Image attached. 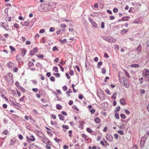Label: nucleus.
I'll return each instance as SVG.
<instances>
[{
	"label": "nucleus",
	"instance_id": "1",
	"mask_svg": "<svg viewBox=\"0 0 149 149\" xmlns=\"http://www.w3.org/2000/svg\"><path fill=\"white\" fill-rule=\"evenodd\" d=\"M4 78H6L7 81L8 82H10V84L13 83V74L11 73H9L8 74H7L5 76H4Z\"/></svg>",
	"mask_w": 149,
	"mask_h": 149
},
{
	"label": "nucleus",
	"instance_id": "2",
	"mask_svg": "<svg viewBox=\"0 0 149 149\" xmlns=\"http://www.w3.org/2000/svg\"><path fill=\"white\" fill-rule=\"evenodd\" d=\"M103 39L109 42H116V40L113 38L110 37H107L104 36L102 37Z\"/></svg>",
	"mask_w": 149,
	"mask_h": 149
},
{
	"label": "nucleus",
	"instance_id": "3",
	"mask_svg": "<svg viewBox=\"0 0 149 149\" xmlns=\"http://www.w3.org/2000/svg\"><path fill=\"white\" fill-rule=\"evenodd\" d=\"M26 138L27 141L29 142H30L31 141H34L35 140V139L33 135H31L30 138L28 136H26Z\"/></svg>",
	"mask_w": 149,
	"mask_h": 149
},
{
	"label": "nucleus",
	"instance_id": "4",
	"mask_svg": "<svg viewBox=\"0 0 149 149\" xmlns=\"http://www.w3.org/2000/svg\"><path fill=\"white\" fill-rule=\"evenodd\" d=\"M29 149H37V148L40 149V148L39 146H36L33 143H32L29 146Z\"/></svg>",
	"mask_w": 149,
	"mask_h": 149
},
{
	"label": "nucleus",
	"instance_id": "5",
	"mask_svg": "<svg viewBox=\"0 0 149 149\" xmlns=\"http://www.w3.org/2000/svg\"><path fill=\"white\" fill-rule=\"evenodd\" d=\"M106 139L110 141H113V136L109 134H107L106 137Z\"/></svg>",
	"mask_w": 149,
	"mask_h": 149
},
{
	"label": "nucleus",
	"instance_id": "6",
	"mask_svg": "<svg viewBox=\"0 0 149 149\" xmlns=\"http://www.w3.org/2000/svg\"><path fill=\"white\" fill-rule=\"evenodd\" d=\"M142 49V47L140 44L139 45L138 47L137 48L135 51L137 53V54H139L141 52Z\"/></svg>",
	"mask_w": 149,
	"mask_h": 149
},
{
	"label": "nucleus",
	"instance_id": "7",
	"mask_svg": "<svg viewBox=\"0 0 149 149\" xmlns=\"http://www.w3.org/2000/svg\"><path fill=\"white\" fill-rule=\"evenodd\" d=\"M10 101L11 102L12 104H13V106L15 107L16 109H19V108H20V106H19L18 105L19 104L17 102H16V104L14 103V102L13 101L11 102V100H10Z\"/></svg>",
	"mask_w": 149,
	"mask_h": 149
},
{
	"label": "nucleus",
	"instance_id": "8",
	"mask_svg": "<svg viewBox=\"0 0 149 149\" xmlns=\"http://www.w3.org/2000/svg\"><path fill=\"white\" fill-rule=\"evenodd\" d=\"M42 141L44 143H45L46 144L48 143L49 144L50 143H52L48 139L45 138L43 139Z\"/></svg>",
	"mask_w": 149,
	"mask_h": 149
},
{
	"label": "nucleus",
	"instance_id": "9",
	"mask_svg": "<svg viewBox=\"0 0 149 149\" xmlns=\"http://www.w3.org/2000/svg\"><path fill=\"white\" fill-rule=\"evenodd\" d=\"M21 24L23 26H28L29 25V22L28 21L22 22Z\"/></svg>",
	"mask_w": 149,
	"mask_h": 149
},
{
	"label": "nucleus",
	"instance_id": "10",
	"mask_svg": "<svg viewBox=\"0 0 149 149\" xmlns=\"http://www.w3.org/2000/svg\"><path fill=\"white\" fill-rule=\"evenodd\" d=\"M120 103L121 104L123 105H125L126 104L125 99H120Z\"/></svg>",
	"mask_w": 149,
	"mask_h": 149
},
{
	"label": "nucleus",
	"instance_id": "11",
	"mask_svg": "<svg viewBox=\"0 0 149 149\" xmlns=\"http://www.w3.org/2000/svg\"><path fill=\"white\" fill-rule=\"evenodd\" d=\"M124 85L126 88H128L129 87V85L127 80L124 81Z\"/></svg>",
	"mask_w": 149,
	"mask_h": 149
},
{
	"label": "nucleus",
	"instance_id": "12",
	"mask_svg": "<svg viewBox=\"0 0 149 149\" xmlns=\"http://www.w3.org/2000/svg\"><path fill=\"white\" fill-rule=\"evenodd\" d=\"M94 120L96 123H99L101 121L100 119L98 117L96 118Z\"/></svg>",
	"mask_w": 149,
	"mask_h": 149
},
{
	"label": "nucleus",
	"instance_id": "13",
	"mask_svg": "<svg viewBox=\"0 0 149 149\" xmlns=\"http://www.w3.org/2000/svg\"><path fill=\"white\" fill-rule=\"evenodd\" d=\"M44 7H47L48 8V10H50L51 8V5L50 4V3H49L45 4V6H44Z\"/></svg>",
	"mask_w": 149,
	"mask_h": 149
},
{
	"label": "nucleus",
	"instance_id": "14",
	"mask_svg": "<svg viewBox=\"0 0 149 149\" xmlns=\"http://www.w3.org/2000/svg\"><path fill=\"white\" fill-rule=\"evenodd\" d=\"M3 28H4V29L6 31L8 30V26L7 24L6 23L4 24L3 25L2 27Z\"/></svg>",
	"mask_w": 149,
	"mask_h": 149
},
{
	"label": "nucleus",
	"instance_id": "15",
	"mask_svg": "<svg viewBox=\"0 0 149 149\" xmlns=\"http://www.w3.org/2000/svg\"><path fill=\"white\" fill-rule=\"evenodd\" d=\"M145 142V141H143L142 139L140 141V146L141 147H142L143 146Z\"/></svg>",
	"mask_w": 149,
	"mask_h": 149
},
{
	"label": "nucleus",
	"instance_id": "16",
	"mask_svg": "<svg viewBox=\"0 0 149 149\" xmlns=\"http://www.w3.org/2000/svg\"><path fill=\"white\" fill-rule=\"evenodd\" d=\"M120 109V106H118L116 107V109L114 110V112L116 113H117L118 111H119Z\"/></svg>",
	"mask_w": 149,
	"mask_h": 149
},
{
	"label": "nucleus",
	"instance_id": "17",
	"mask_svg": "<svg viewBox=\"0 0 149 149\" xmlns=\"http://www.w3.org/2000/svg\"><path fill=\"white\" fill-rule=\"evenodd\" d=\"M91 24L92 26L95 28H97L98 25L95 22H93V23H91Z\"/></svg>",
	"mask_w": 149,
	"mask_h": 149
},
{
	"label": "nucleus",
	"instance_id": "18",
	"mask_svg": "<svg viewBox=\"0 0 149 149\" xmlns=\"http://www.w3.org/2000/svg\"><path fill=\"white\" fill-rule=\"evenodd\" d=\"M56 108L58 110H60L62 108V107L60 104H57L56 105Z\"/></svg>",
	"mask_w": 149,
	"mask_h": 149
},
{
	"label": "nucleus",
	"instance_id": "19",
	"mask_svg": "<svg viewBox=\"0 0 149 149\" xmlns=\"http://www.w3.org/2000/svg\"><path fill=\"white\" fill-rule=\"evenodd\" d=\"M13 26L16 29H20V27L19 25L17 23H15L14 24Z\"/></svg>",
	"mask_w": 149,
	"mask_h": 149
},
{
	"label": "nucleus",
	"instance_id": "20",
	"mask_svg": "<svg viewBox=\"0 0 149 149\" xmlns=\"http://www.w3.org/2000/svg\"><path fill=\"white\" fill-rule=\"evenodd\" d=\"M22 55L23 56H24L26 53V51L24 49H23L21 51Z\"/></svg>",
	"mask_w": 149,
	"mask_h": 149
},
{
	"label": "nucleus",
	"instance_id": "21",
	"mask_svg": "<svg viewBox=\"0 0 149 149\" xmlns=\"http://www.w3.org/2000/svg\"><path fill=\"white\" fill-rule=\"evenodd\" d=\"M72 92V90L70 88H69L68 91L66 92V94L68 95V96H70V95L68 94L69 93H70Z\"/></svg>",
	"mask_w": 149,
	"mask_h": 149
},
{
	"label": "nucleus",
	"instance_id": "22",
	"mask_svg": "<svg viewBox=\"0 0 149 149\" xmlns=\"http://www.w3.org/2000/svg\"><path fill=\"white\" fill-rule=\"evenodd\" d=\"M19 89L20 90H21L22 92L24 93H25L26 92V90L23 88L21 87V86H20L19 88Z\"/></svg>",
	"mask_w": 149,
	"mask_h": 149
},
{
	"label": "nucleus",
	"instance_id": "23",
	"mask_svg": "<svg viewBox=\"0 0 149 149\" xmlns=\"http://www.w3.org/2000/svg\"><path fill=\"white\" fill-rule=\"evenodd\" d=\"M53 75H55L56 77H60V74L59 73H53Z\"/></svg>",
	"mask_w": 149,
	"mask_h": 149
},
{
	"label": "nucleus",
	"instance_id": "24",
	"mask_svg": "<svg viewBox=\"0 0 149 149\" xmlns=\"http://www.w3.org/2000/svg\"><path fill=\"white\" fill-rule=\"evenodd\" d=\"M86 130L88 132L91 134L93 132L92 130L89 128H87L86 129Z\"/></svg>",
	"mask_w": 149,
	"mask_h": 149
},
{
	"label": "nucleus",
	"instance_id": "25",
	"mask_svg": "<svg viewBox=\"0 0 149 149\" xmlns=\"http://www.w3.org/2000/svg\"><path fill=\"white\" fill-rule=\"evenodd\" d=\"M53 70L54 71L56 72H58V68L56 66H54L53 68Z\"/></svg>",
	"mask_w": 149,
	"mask_h": 149
},
{
	"label": "nucleus",
	"instance_id": "26",
	"mask_svg": "<svg viewBox=\"0 0 149 149\" xmlns=\"http://www.w3.org/2000/svg\"><path fill=\"white\" fill-rule=\"evenodd\" d=\"M53 93H54V94L56 95V97L58 99H57V100L58 101H60L61 100V99L59 98L58 97V94L55 92H53Z\"/></svg>",
	"mask_w": 149,
	"mask_h": 149
},
{
	"label": "nucleus",
	"instance_id": "27",
	"mask_svg": "<svg viewBox=\"0 0 149 149\" xmlns=\"http://www.w3.org/2000/svg\"><path fill=\"white\" fill-rule=\"evenodd\" d=\"M116 92H115L114 94H113L112 96L111 97L113 98L114 99H116Z\"/></svg>",
	"mask_w": 149,
	"mask_h": 149
},
{
	"label": "nucleus",
	"instance_id": "28",
	"mask_svg": "<svg viewBox=\"0 0 149 149\" xmlns=\"http://www.w3.org/2000/svg\"><path fill=\"white\" fill-rule=\"evenodd\" d=\"M124 71L125 74V75L126 76H127L128 78H130V76L126 70H124Z\"/></svg>",
	"mask_w": 149,
	"mask_h": 149
},
{
	"label": "nucleus",
	"instance_id": "29",
	"mask_svg": "<svg viewBox=\"0 0 149 149\" xmlns=\"http://www.w3.org/2000/svg\"><path fill=\"white\" fill-rule=\"evenodd\" d=\"M121 117L123 119H125L126 118V116L124 114H121L120 115Z\"/></svg>",
	"mask_w": 149,
	"mask_h": 149
},
{
	"label": "nucleus",
	"instance_id": "30",
	"mask_svg": "<svg viewBox=\"0 0 149 149\" xmlns=\"http://www.w3.org/2000/svg\"><path fill=\"white\" fill-rule=\"evenodd\" d=\"M58 116H59V119L60 120H63V121H64V119L61 118V117H64L62 115H61V114H58Z\"/></svg>",
	"mask_w": 149,
	"mask_h": 149
},
{
	"label": "nucleus",
	"instance_id": "31",
	"mask_svg": "<svg viewBox=\"0 0 149 149\" xmlns=\"http://www.w3.org/2000/svg\"><path fill=\"white\" fill-rule=\"evenodd\" d=\"M17 136L19 139L22 140L23 139V137L22 134H18Z\"/></svg>",
	"mask_w": 149,
	"mask_h": 149
},
{
	"label": "nucleus",
	"instance_id": "32",
	"mask_svg": "<svg viewBox=\"0 0 149 149\" xmlns=\"http://www.w3.org/2000/svg\"><path fill=\"white\" fill-rule=\"evenodd\" d=\"M36 56L38 58H43L44 57V55L42 54H36Z\"/></svg>",
	"mask_w": 149,
	"mask_h": 149
},
{
	"label": "nucleus",
	"instance_id": "33",
	"mask_svg": "<svg viewBox=\"0 0 149 149\" xmlns=\"http://www.w3.org/2000/svg\"><path fill=\"white\" fill-rule=\"evenodd\" d=\"M128 31L126 29H123L121 31V33L122 34H124L127 32Z\"/></svg>",
	"mask_w": 149,
	"mask_h": 149
},
{
	"label": "nucleus",
	"instance_id": "34",
	"mask_svg": "<svg viewBox=\"0 0 149 149\" xmlns=\"http://www.w3.org/2000/svg\"><path fill=\"white\" fill-rule=\"evenodd\" d=\"M55 28L54 27H51L49 29V31L50 32H53L55 31Z\"/></svg>",
	"mask_w": 149,
	"mask_h": 149
},
{
	"label": "nucleus",
	"instance_id": "35",
	"mask_svg": "<svg viewBox=\"0 0 149 149\" xmlns=\"http://www.w3.org/2000/svg\"><path fill=\"white\" fill-rule=\"evenodd\" d=\"M144 74L145 76L149 75V71L147 70H146L144 72Z\"/></svg>",
	"mask_w": 149,
	"mask_h": 149
},
{
	"label": "nucleus",
	"instance_id": "36",
	"mask_svg": "<svg viewBox=\"0 0 149 149\" xmlns=\"http://www.w3.org/2000/svg\"><path fill=\"white\" fill-rule=\"evenodd\" d=\"M118 133L121 135H123L124 134V132L123 131L121 130H118Z\"/></svg>",
	"mask_w": 149,
	"mask_h": 149
},
{
	"label": "nucleus",
	"instance_id": "37",
	"mask_svg": "<svg viewBox=\"0 0 149 149\" xmlns=\"http://www.w3.org/2000/svg\"><path fill=\"white\" fill-rule=\"evenodd\" d=\"M8 132V131L7 130H6L3 132L2 134L5 135H7Z\"/></svg>",
	"mask_w": 149,
	"mask_h": 149
},
{
	"label": "nucleus",
	"instance_id": "38",
	"mask_svg": "<svg viewBox=\"0 0 149 149\" xmlns=\"http://www.w3.org/2000/svg\"><path fill=\"white\" fill-rule=\"evenodd\" d=\"M104 23L103 22H102L101 24V28L102 29H103L104 28Z\"/></svg>",
	"mask_w": 149,
	"mask_h": 149
},
{
	"label": "nucleus",
	"instance_id": "39",
	"mask_svg": "<svg viewBox=\"0 0 149 149\" xmlns=\"http://www.w3.org/2000/svg\"><path fill=\"white\" fill-rule=\"evenodd\" d=\"M114 116L117 119H119V115L117 113H116L115 114V115H114Z\"/></svg>",
	"mask_w": 149,
	"mask_h": 149
},
{
	"label": "nucleus",
	"instance_id": "40",
	"mask_svg": "<svg viewBox=\"0 0 149 149\" xmlns=\"http://www.w3.org/2000/svg\"><path fill=\"white\" fill-rule=\"evenodd\" d=\"M38 49L36 47H35L34 48L33 51L35 53H37L38 52Z\"/></svg>",
	"mask_w": 149,
	"mask_h": 149
},
{
	"label": "nucleus",
	"instance_id": "41",
	"mask_svg": "<svg viewBox=\"0 0 149 149\" xmlns=\"http://www.w3.org/2000/svg\"><path fill=\"white\" fill-rule=\"evenodd\" d=\"M105 92L108 95L110 94V91L108 89H106L105 90Z\"/></svg>",
	"mask_w": 149,
	"mask_h": 149
},
{
	"label": "nucleus",
	"instance_id": "42",
	"mask_svg": "<svg viewBox=\"0 0 149 149\" xmlns=\"http://www.w3.org/2000/svg\"><path fill=\"white\" fill-rule=\"evenodd\" d=\"M62 127L63 128H65L66 129H69V127L66 125H63L62 126Z\"/></svg>",
	"mask_w": 149,
	"mask_h": 149
},
{
	"label": "nucleus",
	"instance_id": "43",
	"mask_svg": "<svg viewBox=\"0 0 149 149\" xmlns=\"http://www.w3.org/2000/svg\"><path fill=\"white\" fill-rule=\"evenodd\" d=\"M50 80L53 82H54L55 81V79L54 77H51L50 78Z\"/></svg>",
	"mask_w": 149,
	"mask_h": 149
},
{
	"label": "nucleus",
	"instance_id": "44",
	"mask_svg": "<svg viewBox=\"0 0 149 149\" xmlns=\"http://www.w3.org/2000/svg\"><path fill=\"white\" fill-rule=\"evenodd\" d=\"M118 10V9L116 8H115L113 10V11L114 13H116Z\"/></svg>",
	"mask_w": 149,
	"mask_h": 149
},
{
	"label": "nucleus",
	"instance_id": "45",
	"mask_svg": "<svg viewBox=\"0 0 149 149\" xmlns=\"http://www.w3.org/2000/svg\"><path fill=\"white\" fill-rule=\"evenodd\" d=\"M72 108L75 110H76L77 111H79V109L75 105H73L72 106Z\"/></svg>",
	"mask_w": 149,
	"mask_h": 149
},
{
	"label": "nucleus",
	"instance_id": "46",
	"mask_svg": "<svg viewBox=\"0 0 149 149\" xmlns=\"http://www.w3.org/2000/svg\"><path fill=\"white\" fill-rule=\"evenodd\" d=\"M9 47H10V49H11V51H15V48L14 47H12V46H10H10Z\"/></svg>",
	"mask_w": 149,
	"mask_h": 149
},
{
	"label": "nucleus",
	"instance_id": "47",
	"mask_svg": "<svg viewBox=\"0 0 149 149\" xmlns=\"http://www.w3.org/2000/svg\"><path fill=\"white\" fill-rule=\"evenodd\" d=\"M66 26L65 24H61V27L62 28H65L66 27Z\"/></svg>",
	"mask_w": 149,
	"mask_h": 149
},
{
	"label": "nucleus",
	"instance_id": "48",
	"mask_svg": "<svg viewBox=\"0 0 149 149\" xmlns=\"http://www.w3.org/2000/svg\"><path fill=\"white\" fill-rule=\"evenodd\" d=\"M102 74H105L106 73V70L104 68H102Z\"/></svg>",
	"mask_w": 149,
	"mask_h": 149
},
{
	"label": "nucleus",
	"instance_id": "49",
	"mask_svg": "<svg viewBox=\"0 0 149 149\" xmlns=\"http://www.w3.org/2000/svg\"><path fill=\"white\" fill-rule=\"evenodd\" d=\"M32 90L33 92H37L38 91V89L37 88H33Z\"/></svg>",
	"mask_w": 149,
	"mask_h": 149
},
{
	"label": "nucleus",
	"instance_id": "50",
	"mask_svg": "<svg viewBox=\"0 0 149 149\" xmlns=\"http://www.w3.org/2000/svg\"><path fill=\"white\" fill-rule=\"evenodd\" d=\"M125 113L127 114V115H129L130 114V111L128 110L127 109H125Z\"/></svg>",
	"mask_w": 149,
	"mask_h": 149
},
{
	"label": "nucleus",
	"instance_id": "51",
	"mask_svg": "<svg viewBox=\"0 0 149 149\" xmlns=\"http://www.w3.org/2000/svg\"><path fill=\"white\" fill-rule=\"evenodd\" d=\"M15 85L17 87L19 88L20 85L19 83L18 82H16L15 83Z\"/></svg>",
	"mask_w": 149,
	"mask_h": 149
},
{
	"label": "nucleus",
	"instance_id": "52",
	"mask_svg": "<svg viewBox=\"0 0 149 149\" xmlns=\"http://www.w3.org/2000/svg\"><path fill=\"white\" fill-rule=\"evenodd\" d=\"M90 112L92 113H93L95 112V110L93 109H92L90 110Z\"/></svg>",
	"mask_w": 149,
	"mask_h": 149
},
{
	"label": "nucleus",
	"instance_id": "53",
	"mask_svg": "<svg viewBox=\"0 0 149 149\" xmlns=\"http://www.w3.org/2000/svg\"><path fill=\"white\" fill-rule=\"evenodd\" d=\"M45 31V30L44 29H41L39 31V33H44Z\"/></svg>",
	"mask_w": 149,
	"mask_h": 149
},
{
	"label": "nucleus",
	"instance_id": "54",
	"mask_svg": "<svg viewBox=\"0 0 149 149\" xmlns=\"http://www.w3.org/2000/svg\"><path fill=\"white\" fill-rule=\"evenodd\" d=\"M47 134L51 136H52L53 135V134L50 132L47 131Z\"/></svg>",
	"mask_w": 149,
	"mask_h": 149
},
{
	"label": "nucleus",
	"instance_id": "55",
	"mask_svg": "<svg viewBox=\"0 0 149 149\" xmlns=\"http://www.w3.org/2000/svg\"><path fill=\"white\" fill-rule=\"evenodd\" d=\"M63 89L64 91H66L67 90L68 88L66 86H64L63 87Z\"/></svg>",
	"mask_w": 149,
	"mask_h": 149
},
{
	"label": "nucleus",
	"instance_id": "56",
	"mask_svg": "<svg viewBox=\"0 0 149 149\" xmlns=\"http://www.w3.org/2000/svg\"><path fill=\"white\" fill-rule=\"evenodd\" d=\"M18 70V68L16 67H15L13 68V71L15 72H17Z\"/></svg>",
	"mask_w": 149,
	"mask_h": 149
},
{
	"label": "nucleus",
	"instance_id": "57",
	"mask_svg": "<svg viewBox=\"0 0 149 149\" xmlns=\"http://www.w3.org/2000/svg\"><path fill=\"white\" fill-rule=\"evenodd\" d=\"M114 137L115 139H117L118 138V135L117 134H114Z\"/></svg>",
	"mask_w": 149,
	"mask_h": 149
},
{
	"label": "nucleus",
	"instance_id": "58",
	"mask_svg": "<svg viewBox=\"0 0 149 149\" xmlns=\"http://www.w3.org/2000/svg\"><path fill=\"white\" fill-rule=\"evenodd\" d=\"M104 56L106 58H108L109 56L107 53H105L104 54Z\"/></svg>",
	"mask_w": 149,
	"mask_h": 149
},
{
	"label": "nucleus",
	"instance_id": "59",
	"mask_svg": "<svg viewBox=\"0 0 149 149\" xmlns=\"http://www.w3.org/2000/svg\"><path fill=\"white\" fill-rule=\"evenodd\" d=\"M115 17L113 15H111L110 17V19L111 20H113L114 19Z\"/></svg>",
	"mask_w": 149,
	"mask_h": 149
},
{
	"label": "nucleus",
	"instance_id": "60",
	"mask_svg": "<svg viewBox=\"0 0 149 149\" xmlns=\"http://www.w3.org/2000/svg\"><path fill=\"white\" fill-rule=\"evenodd\" d=\"M72 130H69L68 131V132L69 133V136L71 137L72 136L71 134H72Z\"/></svg>",
	"mask_w": 149,
	"mask_h": 149
},
{
	"label": "nucleus",
	"instance_id": "61",
	"mask_svg": "<svg viewBox=\"0 0 149 149\" xmlns=\"http://www.w3.org/2000/svg\"><path fill=\"white\" fill-rule=\"evenodd\" d=\"M74 73L73 72V71L72 70H71L70 71V74L71 75H73L74 74Z\"/></svg>",
	"mask_w": 149,
	"mask_h": 149
},
{
	"label": "nucleus",
	"instance_id": "62",
	"mask_svg": "<svg viewBox=\"0 0 149 149\" xmlns=\"http://www.w3.org/2000/svg\"><path fill=\"white\" fill-rule=\"evenodd\" d=\"M4 108H6L7 107V105L6 104H4L2 106Z\"/></svg>",
	"mask_w": 149,
	"mask_h": 149
},
{
	"label": "nucleus",
	"instance_id": "63",
	"mask_svg": "<svg viewBox=\"0 0 149 149\" xmlns=\"http://www.w3.org/2000/svg\"><path fill=\"white\" fill-rule=\"evenodd\" d=\"M35 53L33 50H31L30 52V54L31 55H33Z\"/></svg>",
	"mask_w": 149,
	"mask_h": 149
},
{
	"label": "nucleus",
	"instance_id": "64",
	"mask_svg": "<svg viewBox=\"0 0 149 149\" xmlns=\"http://www.w3.org/2000/svg\"><path fill=\"white\" fill-rule=\"evenodd\" d=\"M146 43L147 47H149V41H146Z\"/></svg>",
	"mask_w": 149,
	"mask_h": 149
}]
</instances>
